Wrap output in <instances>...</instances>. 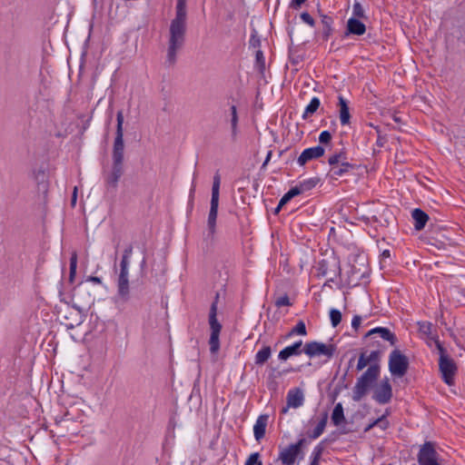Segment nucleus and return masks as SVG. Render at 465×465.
Wrapping results in <instances>:
<instances>
[{"mask_svg":"<svg viewBox=\"0 0 465 465\" xmlns=\"http://www.w3.org/2000/svg\"><path fill=\"white\" fill-rule=\"evenodd\" d=\"M187 30L186 0H177L175 16L169 26L167 51L165 64L173 66L177 61V54L185 44Z\"/></svg>","mask_w":465,"mask_h":465,"instance_id":"1","label":"nucleus"},{"mask_svg":"<svg viewBox=\"0 0 465 465\" xmlns=\"http://www.w3.org/2000/svg\"><path fill=\"white\" fill-rule=\"evenodd\" d=\"M116 132L115 138L114 142L113 148V167L111 173L106 178V183L108 185L115 188L118 184V182L123 175L124 173V114L123 111H118L116 114Z\"/></svg>","mask_w":465,"mask_h":465,"instance_id":"2","label":"nucleus"},{"mask_svg":"<svg viewBox=\"0 0 465 465\" xmlns=\"http://www.w3.org/2000/svg\"><path fill=\"white\" fill-rule=\"evenodd\" d=\"M380 371L379 364H371L357 379L352 391V400L354 401H360L367 394L372 384L378 380Z\"/></svg>","mask_w":465,"mask_h":465,"instance_id":"3","label":"nucleus"},{"mask_svg":"<svg viewBox=\"0 0 465 465\" xmlns=\"http://www.w3.org/2000/svg\"><path fill=\"white\" fill-rule=\"evenodd\" d=\"M219 293L215 294L214 300L211 304L208 323L210 325V351L215 354L220 350V333L222 331V324L217 320V310H218Z\"/></svg>","mask_w":465,"mask_h":465,"instance_id":"4","label":"nucleus"},{"mask_svg":"<svg viewBox=\"0 0 465 465\" xmlns=\"http://www.w3.org/2000/svg\"><path fill=\"white\" fill-rule=\"evenodd\" d=\"M436 347L440 354L439 368L441 372L442 380L448 385H451L453 383L454 376L457 372L456 363L451 358H450L447 351L440 341H436Z\"/></svg>","mask_w":465,"mask_h":465,"instance_id":"5","label":"nucleus"},{"mask_svg":"<svg viewBox=\"0 0 465 465\" xmlns=\"http://www.w3.org/2000/svg\"><path fill=\"white\" fill-rule=\"evenodd\" d=\"M377 338L389 341L391 346H395L398 341L396 335L385 327L373 328L364 335V339L368 340L369 346L382 349V351H384L386 348L376 340Z\"/></svg>","mask_w":465,"mask_h":465,"instance_id":"6","label":"nucleus"},{"mask_svg":"<svg viewBox=\"0 0 465 465\" xmlns=\"http://www.w3.org/2000/svg\"><path fill=\"white\" fill-rule=\"evenodd\" d=\"M409 368V360L400 350H393L389 356V371L392 376L402 377Z\"/></svg>","mask_w":465,"mask_h":465,"instance_id":"7","label":"nucleus"},{"mask_svg":"<svg viewBox=\"0 0 465 465\" xmlns=\"http://www.w3.org/2000/svg\"><path fill=\"white\" fill-rule=\"evenodd\" d=\"M304 438L300 439L297 442L292 443L287 447L280 448L278 460L282 465H293L300 455H302V448L305 444Z\"/></svg>","mask_w":465,"mask_h":465,"instance_id":"8","label":"nucleus"},{"mask_svg":"<svg viewBox=\"0 0 465 465\" xmlns=\"http://www.w3.org/2000/svg\"><path fill=\"white\" fill-rule=\"evenodd\" d=\"M336 351L334 344H325L316 341L306 342L303 347V352L310 358L325 356L327 360L333 357Z\"/></svg>","mask_w":465,"mask_h":465,"instance_id":"9","label":"nucleus"},{"mask_svg":"<svg viewBox=\"0 0 465 465\" xmlns=\"http://www.w3.org/2000/svg\"><path fill=\"white\" fill-rule=\"evenodd\" d=\"M417 459L419 465H440V454L431 441H426L420 446Z\"/></svg>","mask_w":465,"mask_h":465,"instance_id":"10","label":"nucleus"},{"mask_svg":"<svg viewBox=\"0 0 465 465\" xmlns=\"http://www.w3.org/2000/svg\"><path fill=\"white\" fill-rule=\"evenodd\" d=\"M317 275L320 277H328L329 282H334L335 278L341 274L340 263L336 260H322L316 266Z\"/></svg>","mask_w":465,"mask_h":465,"instance_id":"11","label":"nucleus"},{"mask_svg":"<svg viewBox=\"0 0 465 465\" xmlns=\"http://www.w3.org/2000/svg\"><path fill=\"white\" fill-rule=\"evenodd\" d=\"M392 388L388 378H385L376 385L372 399L379 404H387L391 401Z\"/></svg>","mask_w":465,"mask_h":465,"instance_id":"12","label":"nucleus"},{"mask_svg":"<svg viewBox=\"0 0 465 465\" xmlns=\"http://www.w3.org/2000/svg\"><path fill=\"white\" fill-rule=\"evenodd\" d=\"M324 152V148L321 145L307 148L300 154L297 163L300 166H303L307 162L322 157Z\"/></svg>","mask_w":465,"mask_h":465,"instance_id":"13","label":"nucleus"},{"mask_svg":"<svg viewBox=\"0 0 465 465\" xmlns=\"http://www.w3.org/2000/svg\"><path fill=\"white\" fill-rule=\"evenodd\" d=\"M219 200L211 199L210 211L207 219L208 237L213 238L216 231Z\"/></svg>","mask_w":465,"mask_h":465,"instance_id":"14","label":"nucleus"},{"mask_svg":"<svg viewBox=\"0 0 465 465\" xmlns=\"http://www.w3.org/2000/svg\"><path fill=\"white\" fill-rule=\"evenodd\" d=\"M302 352H303L302 341L300 340L280 351L278 359L282 361H286L291 357L301 355Z\"/></svg>","mask_w":465,"mask_h":465,"instance_id":"15","label":"nucleus"},{"mask_svg":"<svg viewBox=\"0 0 465 465\" xmlns=\"http://www.w3.org/2000/svg\"><path fill=\"white\" fill-rule=\"evenodd\" d=\"M268 420H269L268 414H261L257 418V420L253 425V435L257 441H260L262 439L264 438Z\"/></svg>","mask_w":465,"mask_h":465,"instance_id":"16","label":"nucleus"},{"mask_svg":"<svg viewBox=\"0 0 465 465\" xmlns=\"http://www.w3.org/2000/svg\"><path fill=\"white\" fill-rule=\"evenodd\" d=\"M286 400L288 407L296 409L303 405L304 395L301 389L295 388L288 391Z\"/></svg>","mask_w":465,"mask_h":465,"instance_id":"17","label":"nucleus"},{"mask_svg":"<svg viewBox=\"0 0 465 465\" xmlns=\"http://www.w3.org/2000/svg\"><path fill=\"white\" fill-rule=\"evenodd\" d=\"M330 166V174L334 178L342 177L356 169V165L351 163H339Z\"/></svg>","mask_w":465,"mask_h":465,"instance_id":"18","label":"nucleus"},{"mask_svg":"<svg viewBox=\"0 0 465 465\" xmlns=\"http://www.w3.org/2000/svg\"><path fill=\"white\" fill-rule=\"evenodd\" d=\"M418 326H419V332L423 338L433 341L435 343H436V341H439L436 329L431 322H419Z\"/></svg>","mask_w":465,"mask_h":465,"instance_id":"19","label":"nucleus"},{"mask_svg":"<svg viewBox=\"0 0 465 465\" xmlns=\"http://www.w3.org/2000/svg\"><path fill=\"white\" fill-rule=\"evenodd\" d=\"M366 31L365 25L355 17H351L347 21L346 35H362Z\"/></svg>","mask_w":465,"mask_h":465,"instance_id":"20","label":"nucleus"},{"mask_svg":"<svg viewBox=\"0 0 465 465\" xmlns=\"http://www.w3.org/2000/svg\"><path fill=\"white\" fill-rule=\"evenodd\" d=\"M338 106L339 110V117L341 125H347L350 124L351 114L348 101L342 96H338Z\"/></svg>","mask_w":465,"mask_h":465,"instance_id":"21","label":"nucleus"},{"mask_svg":"<svg viewBox=\"0 0 465 465\" xmlns=\"http://www.w3.org/2000/svg\"><path fill=\"white\" fill-rule=\"evenodd\" d=\"M411 216L414 221V228L417 231L422 230L429 220V215L419 208L412 211Z\"/></svg>","mask_w":465,"mask_h":465,"instance_id":"22","label":"nucleus"},{"mask_svg":"<svg viewBox=\"0 0 465 465\" xmlns=\"http://www.w3.org/2000/svg\"><path fill=\"white\" fill-rule=\"evenodd\" d=\"M117 297L122 302H126L130 299L129 279L117 280Z\"/></svg>","mask_w":465,"mask_h":465,"instance_id":"23","label":"nucleus"},{"mask_svg":"<svg viewBox=\"0 0 465 465\" xmlns=\"http://www.w3.org/2000/svg\"><path fill=\"white\" fill-rule=\"evenodd\" d=\"M321 23L322 25V38L327 41L330 36L332 35L333 29H332V24L333 19L327 15H321Z\"/></svg>","mask_w":465,"mask_h":465,"instance_id":"24","label":"nucleus"},{"mask_svg":"<svg viewBox=\"0 0 465 465\" xmlns=\"http://www.w3.org/2000/svg\"><path fill=\"white\" fill-rule=\"evenodd\" d=\"M272 355V349L268 345H264L261 350H259L254 357V362L258 366H262Z\"/></svg>","mask_w":465,"mask_h":465,"instance_id":"25","label":"nucleus"},{"mask_svg":"<svg viewBox=\"0 0 465 465\" xmlns=\"http://www.w3.org/2000/svg\"><path fill=\"white\" fill-rule=\"evenodd\" d=\"M320 182V179L318 177H312L306 180H303L298 185L294 186L293 189H297L299 191V194L308 192L314 188L318 183Z\"/></svg>","mask_w":465,"mask_h":465,"instance_id":"26","label":"nucleus"},{"mask_svg":"<svg viewBox=\"0 0 465 465\" xmlns=\"http://www.w3.org/2000/svg\"><path fill=\"white\" fill-rule=\"evenodd\" d=\"M344 421H345V417H344L343 407H342V404L341 402H339L334 406V409L332 411L331 422L335 426H340Z\"/></svg>","mask_w":465,"mask_h":465,"instance_id":"27","label":"nucleus"},{"mask_svg":"<svg viewBox=\"0 0 465 465\" xmlns=\"http://www.w3.org/2000/svg\"><path fill=\"white\" fill-rule=\"evenodd\" d=\"M328 420V413L324 412L321 420L318 422L316 427L313 429L309 437L312 440L318 439L324 431Z\"/></svg>","mask_w":465,"mask_h":465,"instance_id":"28","label":"nucleus"},{"mask_svg":"<svg viewBox=\"0 0 465 465\" xmlns=\"http://www.w3.org/2000/svg\"><path fill=\"white\" fill-rule=\"evenodd\" d=\"M230 124H231V129H232V137L234 140L238 134V114H237V108L235 105H232L230 107Z\"/></svg>","mask_w":465,"mask_h":465,"instance_id":"29","label":"nucleus"},{"mask_svg":"<svg viewBox=\"0 0 465 465\" xmlns=\"http://www.w3.org/2000/svg\"><path fill=\"white\" fill-rule=\"evenodd\" d=\"M299 195V191L297 189L291 188L280 200L277 207L274 210V213L277 214L283 205H285L289 201H291L293 197Z\"/></svg>","mask_w":465,"mask_h":465,"instance_id":"30","label":"nucleus"},{"mask_svg":"<svg viewBox=\"0 0 465 465\" xmlns=\"http://www.w3.org/2000/svg\"><path fill=\"white\" fill-rule=\"evenodd\" d=\"M320 105V99L318 97H312L309 104L305 107L302 119L306 120L310 115L313 114L319 109Z\"/></svg>","mask_w":465,"mask_h":465,"instance_id":"31","label":"nucleus"},{"mask_svg":"<svg viewBox=\"0 0 465 465\" xmlns=\"http://www.w3.org/2000/svg\"><path fill=\"white\" fill-rule=\"evenodd\" d=\"M339 163H349L348 155L344 149L341 150L338 153L331 154L328 159L329 165H333Z\"/></svg>","mask_w":465,"mask_h":465,"instance_id":"32","label":"nucleus"},{"mask_svg":"<svg viewBox=\"0 0 465 465\" xmlns=\"http://www.w3.org/2000/svg\"><path fill=\"white\" fill-rule=\"evenodd\" d=\"M293 335H307V330L303 321H299L296 325L287 333L286 337L290 338Z\"/></svg>","mask_w":465,"mask_h":465,"instance_id":"33","label":"nucleus"},{"mask_svg":"<svg viewBox=\"0 0 465 465\" xmlns=\"http://www.w3.org/2000/svg\"><path fill=\"white\" fill-rule=\"evenodd\" d=\"M255 67L260 74H263L265 71V59L261 50H258L255 54Z\"/></svg>","mask_w":465,"mask_h":465,"instance_id":"34","label":"nucleus"},{"mask_svg":"<svg viewBox=\"0 0 465 465\" xmlns=\"http://www.w3.org/2000/svg\"><path fill=\"white\" fill-rule=\"evenodd\" d=\"M220 184H221V177H220V174L218 173H216L213 176L211 199L219 200Z\"/></svg>","mask_w":465,"mask_h":465,"instance_id":"35","label":"nucleus"},{"mask_svg":"<svg viewBox=\"0 0 465 465\" xmlns=\"http://www.w3.org/2000/svg\"><path fill=\"white\" fill-rule=\"evenodd\" d=\"M77 268V253L76 252H73L70 257V272H69V281L71 282H74Z\"/></svg>","mask_w":465,"mask_h":465,"instance_id":"36","label":"nucleus"},{"mask_svg":"<svg viewBox=\"0 0 465 465\" xmlns=\"http://www.w3.org/2000/svg\"><path fill=\"white\" fill-rule=\"evenodd\" d=\"M330 320L332 327H337L341 321V312L337 309H331Z\"/></svg>","mask_w":465,"mask_h":465,"instance_id":"37","label":"nucleus"},{"mask_svg":"<svg viewBox=\"0 0 465 465\" xmlns=\"http://www.w3.org/2000/svg\"><path fill=\"white\" fill-rule=\"evenodd\" d=\"M352 17L357 19L365 17V11L360 2H354L352 5Z\"/></svg>","mask_w":465,"mask_h":465,"instance_id":"38","label":"nucleus"},{"mask_svg":"<svg viewBox=\"0 0 465 465\" xmlns=\"http://www.w3.org/2000/svg\"><path fill=\"white\" fill-rule=\"evenodd\" d=\"M382 349H375L366 357L370 364H378Z\"/></svg>","mask_w":465,"mask_h":465,"instance_id":"39","label":"nucleus"},{"mask_svg":"<svg viewBox=\"0 0 465 465\" xmlns=\"http://www.w3.org/2000/svg\"><path fill=\"white\" fill-rule=\"evenodd\" d=\"M323 450H324V447H323V442L322 441L317 446L314 447V449L311 454V459L320 461V459L323 453Z\"/></svg>","mask_w":465,"mask_h":465,"instance_id":"40","label":"nucleus"},{"mask_svg":"<svg viewBox=\"0 0 465 465\" xmlns=\"http://www.w3.org/2000/svg\"><path fill=\"white\" fill-rule=\"evenodd\" d=\"M274 304H275L276 307L280 308V307H282V306H291L292 302H290V299H289L288 295L284 294L282 296L278 297L275 300Z\"/></svg>","mask_w":465,"mask_h":465,"instance_id":"41","label":"nucleus"},{"mask_svg":"<svg viewBox=\"0 0 465 465\" xmlns=\"http://www.w3.org/2000/svg\"><path fill=\"white\" fill-rule=\"evenodd\" d=\"M245 465H262L258 452L252 453L247 459Z\"/></svg>","mask_w":465,"mask_h":465,"instance_id":"42","label":"nucleus"},{"mask_svg":"<svg viewBox=\"0 0 465 465\" xmlns=\"http://www.w3.org/2000/svg\"><path fill=\"white\" fill-rule=\"evenodd\" d=\"M300 17L303 23L307 24L311 27H313L315 25V21L309 13L303 12L300 15Z\"/></svg>","mask_w":465,"mask_h":465,"instance_id":"43","label":"nucleus"},{"mask_svg":"<svg viewBox=\"0 0 465 465\" xmlns=\"http://www.w3.org/2000/svg\"><path fill=\"white\" fill-rule=\"evenodd\" d=\"M369 363L366 356H365V353H361L358 359V362H357V371H361L363 370Z\"/></svg>","mask_w":465,"mask_h":465,"instance_id":"44","label":"nucleus"},{"mask_svg":"<svg viewBox=\"0 0 465 465\" xmlns=\"http://www.w3.org/2000/svg\"><path fill=\"white\" fill-rule=\"evenodd\" d=\"M331 140V134L329 131H322L319 135V142L321 143H329Z\"/></svg>","mask_w":465,"mask_h":465,"instance_id":"45","label":"nucleus"},{"mask_svg":"<svg viewBox=\"0 0 465 465\" xmlns=\"http://www.w3.org/2000/svg\"><path fill=\"white\" fill-rule=\"evenodd\" d=\"M361 317L360 315L353 316L351 320V327L357 331L361 325Z\"/></svg>","mask_w":465,"mask_h":465,"instance_id":"46","label":"nucleus"},{"mask_svg":"<svg viewBox=\"0 0 465 465\" xmlns=\"http://www.w3.org/2000/svg\"><path fill=\"white\" fill-rule=\"evenodd\" d=\"M376 131L378 133V138H377V141H376V144L378 147H382L386 142V139L384 136H382L380 133V130L378 127H376Z\"/></svg>","mask_w":465,"mask_h":465,"instance_id":"47","label":"nucleus"},{"mask_svg":"<svg viewBox=\"0 0 465 465\" xmlns=\"http://www.w3.org/2000/svg\"><path fill=\"white\" fill-rule=\"evenodd\" d=\"M129 268H120V273L118 279H128Z\"/></svg>","mask_w":465,"mask_h":465,"instance_id":"48","label":"nucleus"},{"mask_svg":"<svg viewBox=\"0 0 465 465\" xmlns=\"http://www.w3.org/2000/svg\"><path fill=\"white\" fill-rule=\"evenodd\" d=\"M132 254H133V246L130 244L124 249L123 257L131 259Z\"/></svg>","mask_w":465,"mask_h":465,"instance_id":"49","label":"nucleus"},{"mask_svg":"<svg viewBox=\"0 0 465 465\" xmlns=\"http://www.w3.org/2000/svg\"><path fill=\"white\" fill-rule=\"evenodd\" d=\"M86 282H91L96 284H102V279L97 276H88Z\"/></svg>","mask_w":465,"mask_h":465,"instance_id":"50","label":"nucleus"},{"mask_svg":"<svg viewBox=\"0 0 465 465\" xmlns=\"http://www.w3.org/2000/svg\"><path fill=\"white\" fill-rule=\"evenodd\" d=\"M381 418H383V422H381L380 424H378V426L381 429V430H386L389 426V421L386 420V415H382Z\"/></svg>","mask_w":465,"mask_h":465,"instance_id":"51","label":"nucleus"},{"mask_svg":"<svg viewBox=\"0 0 465 465\" xmlns=\"http://www.w3.org/2000/svg\"><path fill=\"white\" fill-rule=\"evenodd\" d=\"M130 259L122 257L120 268H129Z\"/></svg>","mask_w":465,"mask_h":465,"instance_id":"52","label":"nucleus"},{"mask_svg":"<svg viewBox=\"0 0 465 465\" xmlns=\"http://www.w3.org/2000/svg\"><path fill=\"white\" fill-rule=\"evenodd\" d=\"M306 0H292V6L293 8L300 7Z\"/></svg>","mask_w":465,"mask_h":465,"instance_id":"53","label":"nucleus"},{"mask_svg":"<svg viewBox=\"0 0 465 465\" xmlns=\"http://www.w3.org/2000/svg\"><path fill=\"white\" fill-rule=\"evenodd\" d=\"M272 152L269 151L267 153L266 158H265V160H264V162L262 163V167L266 166L269 163V162H270V160L272 158Z\"/></svg>","mask_w":465,"mask_h":465,"instance_id":"54","label":"nucleus"},{"mask_svg":"<svg viewBox=\"0 0 465 465\" xmlns=\"http://www.w3.org/2000/svg\"><path fill=\"white\" fill-rule=\"evenodd\" d=\"M363 221L367 222V223H370L371 221L372 222H378V219L375 215H372L371 218L370 217H365V216H362L361 218Z\"/></svg>","mask_w":465,"mask_h":465,"instance_id":"55","label":"nucleus"},{"mask_svg":"<svg viewBox=\"0 0 465 465\" xmlns=\"http://www.w3.org/2000/svg\"><path fill=\"white\" fill-rule=\"evenodd\" d=\"M76 198H77V188L74 187V193H73V195H72V204L74 205L75 203H76Z\"/></svg>","mask_w":465,"mask_h":465,"instance_id":"56","label":"nucleus"},{"mask_svg":"<svg viewBox=\"0 0 465 465\" xmlns=\"http://www.w3.org/2000/svg\"><path fill=\"white\" fill-rule=\"evenodd\" d=\"M195 183H194V179L193 180V183H192V187L190 189V197H193V194H194V192H195Z\"/></svg>","mask_w":465,"mask_h":465,"instance_id":"57","label":"nucleus"},{"mask_svg":"<svg viewBox=\"0 0 465 465\" xmlns=\"http://www.w3.org/2000/svg\"><path fill=\"white\" fill-rule=\"evenodd\" d=\"M381 422H383V418H378L371 422L373 427L378 426Z\"/></svg>","mask_w":465,"mask_h":465,"instance_id":"58","label":"nucleus"},{"mask_svg":"<svg viewBox=\"0 0 465 465\" xmlns=\"http://www.w3.org/2000/svg\"><path fill=\"white\" fill-rule=\"evenodd\" d=\"M382 258H390L391 257V252L389 250H384L381 253Z\"/></svg>","mask_w":465,"mask_h":465,"instance_id":"59","label":"nucleus"},{"mask_svg":"<svg viewBox=\"0 0 465 465\" xmlns=\"http://www.w3.org/2000/svg\"><path fill=\"white\" fill-rule=\"evenodd\" d=\"M82 291H84V287H79L78 290H76L74 297H79L81 295Z\"/></svg>","mask_w":465,"mask_h":465,"instance_id":"60","label":"nucleus"},{"mask_svg":"<svg viewBox=\"0 0 465 465\" xmlns=\"http://www.w3.org/2000/svg\"><path fill=\"white\" fill-rule=\"evenodd\" d=\"M94 302V298L91 297L90 294H88L87 299L85 301L86 304H91Z\"/></svg>","mask_w":465,"mask_h":465,"instance_id":"61","label":"nucleus"},{"mask_svg":"<svg viewBox=\"0 0 465 465\" xmlns=\"http://www.w3.org/2000/svg\"><path fill=\"white\" fill-rule=\"evenodd\" d=\"M309 465H319V460H312L311 459V461H310Z\"/></svg>","mask_w":465,"mask_h":465,"instance_id":"62","label":"nucleus"},{"mask_svg":"<svg viewBox=\"0 0 465 465\" xmlns=\"http://www.w3.org/2000/svg\"><path fill=\"white\" fill-rule=\"evenodd\" d=\"M372 428H373V426L371 425V423H370V424L366 427L365 431H368V430H371V429H372Z\"/></svg>","mask_w":465,"mask_h":465,"instance_id":"63","label":"nucleus"},{"mask_svg":"<svg viewBox=\"0 0 465 465\" xmlns=\"http://www.w3.org/2000/svg\"><path fill=\"white\" fill-rule=\"evenodd\" d=\"M289 408H290V407H288V405H287L286 407H284V408L282 410V413H286V412L288 411V409H289Z\"/></svg>","mask_w":465,"mask_h":465,"instance_id":"64","label":"nucleus"}]
</instances>
